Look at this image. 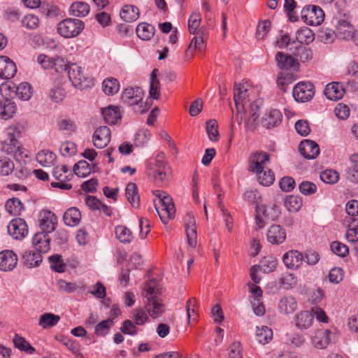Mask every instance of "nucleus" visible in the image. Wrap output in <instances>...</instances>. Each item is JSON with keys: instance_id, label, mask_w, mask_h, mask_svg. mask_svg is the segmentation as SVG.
Listing matches in <instances>:
<instances>
[{"instance_id": "45", "label": "nucleus", "mask_w": 358, "mask_h": 358, "mask_svg": "<svg viewBox=\"0 0 358 358\" xmlns=\"http://www.w3.org/2000/svg\"><path fill=\"white\" fill-rule=\"evenodd\" d=\"M102 88L106 95H113L120 90L119 81L113 78H107L102 83Z\"/></svg>"}, {"instance_id": "28", "label": "nucleus", "mask_w": 358, "mask_h": 358, "mask_svg": "<svg viewBox=\"0 0 358 358\" xmlns=\"http://www.w3.org/2000/svg\"><path fill=\"white\" fill-rule=\"evenodd\" d=\"M125 195L129 203L136 208L140 206V195L137 185L134 182L127 184L125 189Z\"/></svg>"}, {"instance_id": "3", "label": "nucleus", "mask_w": 358, "mask_h": 358, "mask_svg": "<svg viewBox=\"0 0 358 358\" xmlns=\"http://www.w3.org/2000/svg\"><path fill=\"white\" fill-rule=\"evenodd\" d=\"M155 194L159 198V204L161 206L159 209L155 203V208L162 222L166 224L175 216L176 210L173 199L166 192L159 190L156 191Z\"/></svg>"}, {"instance_id": "43", "label": "nucleus", "mask_w": 358, "mask_h": 358, "mask_svg": "<svg viewBox=\"0 0 358 358\" xmlns=\"http://www.w3.org/2000/svg\"><path fill=\"white\" fill-rule=\"evenodd\" d=\"M160 294L159 287L158 282L155 280H148L145 286L143 296L146 299H151L159 297Z\"/></svg>"}, {"instance_id": "19", "label": "nucleus", "mask_w": 358, "mask_h": 358, "mask_svg": "<svg viewBox=\"0 0 358 358\" xmlns=\"http://www.w3.org/2000/svg\"><path fill=\"white\" fill-rule=\"evenodd\" d=\"M17 255L12 250H3L0 252V270L12 271L17 265Z\"/></svg>"}, {"instance_id": "27", "label": "nucleus", "mask_w": 358, "mask_h": 358, "mask_svg": "<svg viewBox=\"0 0 358 358\" xmlns=\"http://www.w3.org/2000/svg\"><path fill=\"white\" fill-rule=\"evenodd\" d=\"M17 111L15 103L8 99H4L0 101V117L2 119L8 120L13 117Z\"/></svg>"}, {"instance_id": "50", "label": "nucleus", "mask_w": 358, "mask_h": 358, "mask_svg": "<svg viewBox=\"0 0 358 358\" xmlns=\"http://www.w3.org/2000/svg\"><path fill=\"white\" fill-rule=\"evenodd\" d=\"M14 345L22 351H24L28 354H33L35 348L32 347L23 337L16 334L13 339Z\"/></svg>"}, {"instance_id": "41", "label": "nucleus", "mask_w": 358, "mask_h": 358, "mask_svg": "<svg viewBox=\"0 0 358 358\" xmlns=\"http://www.w3.org/2000/svg\"><path fill=\"white\" fill-rule=\"evenodd\" d=\"M60 320V317L51 313L42 314L39 317L38 325L42 329H48L55 326Z\"/></svg>"}, {"instance_id": "53", "label": "nucleus", "mask_w": 358, "mask_h": 358, "mask_svg": "<svg viewBox=\"0 0 358 358\" xmlns=\"http://www.w3.org/2000/svg\"><path fill=\"white\" fill-rule=\"evenodd\" d=\"M49 96L53 101L59 103L64 99L66 96V91L62 85H60V83H58L57 85L50 90Z\"/></svg>"}, {"instance_id": "1", "label": "nucleus", "mask_w": 358, "mask_h": 358, "mask_svg": "<svg viewBox=\"0 0 358 358\" xmlns=\"http://www.w3.org/2000/svg\"><path fill=\"white\" fill-rule=\"evenodd\" d=\"M275 59L277 66L280 69L285 71H292V73H287L285 76L282 75L278 78V83L280 89L283 92H286L287 85L297 78L294 72L299 68V62L292 56L281 52H277Z\"/></svg>"}, {"instance_id": "49", "label": "nucleus", "mask_w": 358, "mask_h": 358, "mask_svg": "<svg viewBox=\"0 0 358 358\" xmlns=\"http://www.w3.org/2000/svg\"><path fill=\"white\" fill-rule=\"evenodd\" d=\"M92 172L90 165L85 160H80L73 166V173L78 177L85 178Z\"/></svg>"}, {"instance_id": "51", "label": "nucleus", "mask_w": 358, "mask_h": 358, "mask_svg": "<svg viewBox=\"0 0 358 358\" xmlns=\"http://www.w3.org/2000/svg\"><path fill=\"white\" fill-rule=\"evenodd\" d=\"M256 336L259 343L263 345L268 343L273 338V331L271 329L266 326H263L261 329H257Z\"/></svg>"}, {"instance_id": "59", "label": "nucleus", "mask_w": 358, "mask_h": 358, "mask_svg": "<svg viewBox=\"0 0 358 358\" xmlns=\"http://www.w3.org/2000/svg\"><path fill=\"white\" fill-rule=\"evenodd\" d=\"M113 325V319L109 318L108 320H103L95 327V333L97 336H104L108 333L110 328Z\"/></svg>"}, {"instance_id": "54", "label": "nucleus", "mask_w": 358, "mask_h": 358, "mask_svg": "<svg viewBox=\"0 0 358 358\" xmlns=\"http://www.w3.org/2000/svg\"><path fill=\"white\" fill-rule=\"evenodd\" d=\"M201 20V17L200 13L198 12H194L189 16L188 20V27L190 34H196L198 30L201 28L200 27Z\"/></svg>"}, {"instance_id": "18", "label": "nucleus", "mask_w": 358, "mask_h": 358, "mask_svg": "<svg viewBox=\"0 0 358 358\" xmlns=\"http://www.w3.org/2000/svg\"><path fill=\"white\" fill-rule=\"evenodd\" d=\"M17 72L15 64L8 57H0V78L3 79L12 78Z\"/></svg>"}, {"instance_id": "56", "label": "nucleus", "mask_w": 358, "mask_h": 358, "mask_svg": "<svg viewBox=\"0 0 358 358\" xmlns=\"http://www.w3.org/2000/svg\"><path fill=\"white\" fill-rule=\"evenodd\" d=\"M258 180L264 186H269L274 182L275 177L271 169L261 171V173H256Z\"/></svg>"}, {"instance_id": "52", "label": "nucleus", "mask_w": 358, "mask_h": 358, "mask_svg": "<svg viewBox=\"0 0 358 358\" xmlns=\"http://www.w3.org/2000/svg\"><path fill=\"white\" fill-rule=\"evenodd\" d=\"M53 177L57 180H69L72 173L66 165L57 166L52 171Z\"/></svg>"}, {"instance_id": "9", "label": "nucleus", "mask_w": 358, "mask_h": 358, "mask_svg": "<svg viewBox=\"0 0 358 358\" xmlns=\"http://www.w3.org/2000/svg\"><path fill=\"white\" fill-rule=\"evenodd\" d=\"M57 224L56 215L50 210H42L39 215L40 232L45 233L50 235L53 232Z\"/></svg>"}, {"instance_id": "25", "label": "nucleus", "mask_w": 358, "mask_h": 358, "mask_svg": "<svg viewBox=\"0 0 358 358\" xmlns=\"http://www.w3.org/2000/svg\"><path fill=\"white\" fill-rule=\"evenodd\" d=\"M324 94L331 101H337L343 98L345 90L339 83H331L326 85Z\"/></svg>"}, {"instance_id": "36", "label": "nucleus", "mask_w": 358, "mask_h": 358, "mask_svg": "<svg viewBox=\"0 0 358 358\" xmlns=\"http://www.w3.org/2000/svg\"><path fill=\"white\" fill-rule=\"evenodd\" d=\"M248 94L246 89L243 88L241 85H236L234 87V99L236 110L239 113L243 109V101L247 99Z\"/></svg>"}, {"instance_id": "15", "label": "nucleus", "mask_w": 358, "mask_h": 358, "mask_svg": "<svg viewBox=\"0 0 358 358\" xmlns=\"http://www.w3.org/2000/svg\"><path fill=\"white\" fill-rule=\"evenodd\" d=\"M205 29L201 28L198 30L196 36L192 39L187 50H186L185 55L187 57H192L194 55V51L198 50L203 51L206 48L205 38H204Z\"/></svg>"}, {"instance_id": "58", "label": "nucleus", "mask_w": 358, "mask_h": 358, "mask_svg": "<svg viewBox=\"0 0 358 358\" xmlns=\"http://www.w3.org/2000/svg\"><path fill=\"white\" fill-rule=\"evenodd\" d=\"M320 179L327 184H335L339 179V174L334 170H325L320 173Z\"/></svg>"}, {"instance_id": "40", "label": "nucleus", "mask_w": 358, "mask_h": 358, "mask_svg": "<svg viewBox=\"0 0 358 358\" xmlns=\"http://www.w3.org/2000/svg\"><path fill=\"white\" fill-rule=\"evenodd\" d=\"M169 166H163L162 168L155 169L152 171H147V174L150 177H152L155 181L165 182L169 179Z\"/></svg>"}, {"instance_id": "55", "label": "nucleus", "mask_w": 358, "mask_h": 358, "mask_svg": "<svg viewBox=\"0 0 358 358\" xmlns=\"http://www.w3.org/2000/svg\"><path fill=\"white\" fill-rule=\"evenodd\" d=\"M14 170V163L8 157H0V175L8 176Z\"/></svg>"}, {"instance_id": "13", "label": "nucleus", "mask_w": 358, "mask_h": 358, "mask_svg": "<svg viewBox=\"0 0 358 358\" xmlns=\"http://www.w3.org/2000/svg\"><path fill=\"white\" fill-rule=\"evenodd\" d=\"M303 261V255L298 250H289L282 256V262L285 266L290 269H297Z\"/></svg>"}, {"instance_id": "4", "label": "nucleus", "mask_w": 358, "mask_h": 358, "mask_svg": "<svg viewBox=\"0 0 358 358\" xmlns=\"http://www.w3.org/2000/svg\"><path fill=\"white\" fill-rule=\"evenodd\" d=\"M66 71L69 80L73 87L79 90H84L92 85V79L83 72L81 66L76 64H69Z\"/></svg>"}, {"instance_id": "23", "label": "nucleus", "mask_w": 358, "mask_h": 358, "mask_svg": "<svg viewBox=\"0 0 358 358\" xmlns=\"http://www.w3.org/2000/svg\"><path fill=\"white\" fill-rule=\"evenodd\" d=\"M185 231L188 244L191 248H195L196 245V221L194 217L190 214H187L185 217Z\"/></svg>"}, {"instance_id": "35", "label": "nucleus", "mask_w": 358, "mask_h": 358, "mask_svg": "<svg viewBox=\"0 0 358 358\" xmlns=\"http://www.w3.org/2000/svg\"><path fill=\"white\" fill-rule=\"evenodd\" d=\"M337 36L343 40H349L354 38L356 41L355 36H353V27L347 21L343 20L339 22L336 27Z\"/></svg>"}, {"instance_id": "64", "label": "nucleus", "mask_w": 358, "mask_h": 358, "mask_svg": "<svg viewBox=\"0 0 358 358\" xmlns=\"http://www.w3.org/2000/svg\"><path fill=\"white\" fill-rule=\"evenodd\" d=\"M59 152L64 157H71L76 153V145L71 141L62 143L59 147Z\"/></svg>"}, {"instance_id": "21", "label": "nucleus", "mask_w": 358, "mask_h": 358, "mask_svg": "<svg viewBox=\"0 0 358 358\" xmlns=\"http://www.w3.org/2000/svg\"><path fill=\"white\" fill-rule=\"evenodd\" d=\"M294 320L297 329L306 330L313 325L314 316L311 311L301 310L295 315Z\"/></svg>"}, {"instance_id": "14", "label": "nucleus", "mask_w": 358, "mask_h": 358, "mask_svg": "<svg viewBox=\"0 0 358 358\" xmlns=\"http://www.w3.org/2000/svg\"><path fill=\"white\" fill-rule=\"evenodd\" d=\"M50 235L43 232H37L32 238V245L39 253H46L50 250Z\"/></svg>"}, {"instance_id": "39", "label": "nucleus", "mask_w": 358, "mask_h": 358, "mask_svg": "<svg viewBox=\"0 0 358 358\" xmlns=\"http://www.w3.org/2000/svg\"><path fill=\"white\" fill-rule=\"evenodd\" d=\"M296 40L299 42V44L306 43L308 45L315 40V34L310 28L303 27L296 31Z\"/></svg>"}, {"instance_id": "57", "label": "nucleus", "mask_w": 358, "mask_h": 358, "mask_svg": "<svg viewBox=\"0 0 358 358\" xmlns=\"http://www.w3.org/2000/svg\"><path fill=\"white\" fill-rule=\"evenodd\" d=\"M164 153L159 152L157 155L156 158L154 161H149L146 164V172L148 171H152L155 169L162 168L163 166H168L166 162L164 161Z\"/></svg>"}, {"instance_id": "31", "label": "nucleus", "mask_w": 358, "mask_h": 358, "mask_svg": "<svg viewBox=\"0 0 358 358\" xmlns=\"http://www.w3.org/2000/svg\"><path fill=\"white\" fill-rule=\"evenodd\" d=\"M36 159L42 166L50 167L55 164L57 156L52 151L42 150L37 153Z\"/></svg>"}, {"instance_id": "6", "label": "nucleus", "mask_w": 358, "mask_h": 358, "mask_svg": "<svg viewBox=\"0 0 358 358\" xmlns=\"http://www.w3.org/2000/svg\"><path fill=\"white\" fill-rule=\"evenodd\" d=\"M303 21L310 26L321 24L324 20V13L318 6L308 5L301 12Z\"/></svg>"}, {"instance_id": "11", "label": "nucleus", "mask_w": 358, "mask_h": 358, "mask_svg": "<svg viewBox=\"0 0 358 358\" xmlns=\"http://www.w3.org/2000/svg\"><path fill=\"white\" fill-rule=\"evenodd\" d=\"M269 160V155L264 152H255L250 157L249 170L252 173H261L264 169V164Z\"/></svg>"}, {"instance_id": "2", "label": "nucleus", "mask_w": 358, "mask_h": 358, "mask_svg": "<svg viewBox=\"0 0 358 358\" xmlns=\"http://www.w3.org/2000/svg\"><path fill=\"white\" fill-rule=\"evenodd\" d=\"M124 104L132 108L133 110L139 114L147 112L150 105L143 101V92L138 87H130L124 89L121 95Z\"/></svg>"}, {"instance_id": "48", "label": "nucleus", "mask_w": 358, "mask_h": 358, "mask_svg": "<svg viewBox=\"0 0 358 358\" xmlns=\"http://www.w3.org/2000/svg\"><path fill=\"white\" fill-rule=\"evenodd\" d=\"M116 237L123 243H129L133 239V235L129 229L124 226L119 225L115 227Z\"/></svg>"}, {"instance_id": "46", "label": "nucleus", "mask_w": 358, "mask_h": 358, "mask_svg": "<svg viewBox=\"0 0 358 358\" xmlns=\"http://www.w3.org/2000/svg\"><path fill=\"white\" fill-rule=\"evenodd\" d=\"M303 201L301 197L294 195H289L286 197L285 206L289 212L296 213L302 207Z\"/></svg>"}, {"instance_id": "61", "label": "nucleus", "mask_w": 358, "mask_h": 358, "mask_svg": "<svg viewBox=\"0 0 358 358\" xmlns=\"http://www.w3.org/2000/svg\"><path fill=\"white\" fill-rule=\"evenodd\" d=\"M206 132L210 141H217L218 140L219 133L217 131V124L215 120H209L206 122Z\"/></svg>"}, {"instance_id": "26", "label": "nucleus", "mask_w": 358, "mask_h": 358, "mask_svg": "<svg viewBox=\"0 0 358 358\" xmlns=\"http://www.w3.org/2000/svg\"><path fill=\"white\" fill-rule=\"evenodd\" d=\"M297 308V302L292 296H285L278 302V309L280 313L288 315L294 312Z\"/></svg>"}, {"instance_id": "7", "label": "nucleus", "mask_w": 358, "mask_h": 358, "mask_svg": "<svg viewBox=\"0 0 358 358\" xmlns=\"http://www.w3.org/2000/svg\"><path fill=\"white\" fill-rule=\"evenodd\" d=\"M292 93L296 101L306 102L312 99L314 96V86L308 82H301L295 85Z\"/></svg>"}, {"instance_id": "63", "label": "nucleus", "mask_w": 358, "mask_h": 358, "mask_svg": "<svg viewBox=\"0 0 358 358\" xmlns=\"http://www.w3.org/2000/svg\"><path fill=\"white\" fill-rule=\"evenodd\" d=\"M50 263V267L55 271L58 273H62L64 271L65 265L62 259V256L59 255H54L49 257Z\"/></svg>"}, {"instance_id": "12", "label": "nucleus", "mask_w": 358, "mask_h": 358, "mask_svg": "<svg viewBox=\"0 0 358 358\" xmlns=\"http://www.w3.org/2000/svg\"><path fill=\"white\" fill-rule=\"evenodd\" d=\"M300 154L306 159H313L320 154V148L315 141L305 139L303 140L299 146Z\"/></svg>"}, {"instance_id": "17", "label": "nucleus", "mask_w": 358, "mask_h": 358, "mask_svg": "<svg viewBox=\"0 0 358 358\" xmlns=\"http://www.w3.org/2000/svg\"><path fill=\"white\" fill-rule=\"evenodd\" d=\"M266 238L270 243L280 245L286 239L285 230L280 225L273 224L267 231Z\"/></svg>"}, {"instance_id": "37", "label": "nucleus", "mask_w": 358, "mask_h": 358, "mask_svg": "<svg viewBox=\"0 0 358 358\" xmlns=\"http://www.w3.org/2000/svg\"><path fill=\"white\" fill-rule=\"evenodd\" d=\"M63 218L66 225L73 227L80 222L81 213L78 208H70L64 213Z\"/></svg>"}, {"instance_id": "42", "label": "nucleus", "mask_w": 358, "mask_h": 358, "mask_svg": "<svg viewBox=\"0 0 358 358\" xmlns=\"http://www.w3.org/2000/svg\"><path fill=\"white\" fill-rule=\"evenodd\" d=\"M278 284L280 288L291 289L296 286L297 278L292 273H285L278 279Z\"/></svg>"}, {"instance_id": "34", "label": "nucleus", "mask_w": 358, "mask_h": 358, "mask_svg": "<svg viewBox=\"0 0 358 358\" xmlns=\"http://www.w3.org/2000/svg\"><path fill=\"white\" fill-rule=\"evenodd\" d=\"M136 32L138 38L141 40L149 41L154 36L155 28L150 24L141 22L138 24Z\"/></svg>"}, {"instance_id": "5", "label": "nucleus", "mask_w": 358, "mask_h": 358, "mask_svg": "<svg viewBox=\"0 0 358 358\" xmlns=\"http://www.w3.org/2000/svg\"><path fill=\"white\" fill-rule=\"evenodd\" d=\"M85 28L84 22L76 18H66L57 24V32L64 38H73L79 35Z\"/></svg>"}, {"instance_id": "20", "label": "nucleus", "mask_w": 358, "mask_h": 358, "mask_svg": "<svg viewBox=\"0 0 358 358\" xmlns=\"http://www.w3.org/2000/svg\"><path fill=\"white\" fill-rule=\"evenodd\" d=\"M6 89L12 90L13 92L16 93L19 99L23 101L29 100L31 96V87L27 83H22L17 87L10 86L8 84H3L0 87V91Z\"/></svg>"}, {"instance_id": "33", "label": "nucleus", "mask_w": 358, "mask_h": 358, "mask_svg": "<svg viewBox=\"0 0 358 358\" xmlns=\"http://www.w3.org/2000/svg\"><path fill=\"white\" fill-rule=\"evenodd\" d=\"M23 262L29 268L36 267L41 264L43 257L41 253L37 251L28 250L22 255Z\"/></svg>"}, {"instance_id": "62", "label": "nucleus", "mask_w": 358, "mask_h": 358, "mask_svg": "<svg viewBox=\"0 0 358 358\" xmlns=\"http://www.w3.org/2000/svg\"><path fill=\"white\" fill-rule=\"evenodd\" d=\"M40 23L38 16L33 14L25 15L22 20V24L29 29H35L38 27Z\"/></svg>"}, {"instance_id": "29", "label": "nucleus", "mask_w": 358, "mask_h": 358, "mask_svg": "<svg viewBox=\"0 0 358 358\" xmlns=\"http://www.w3.org/2000/svg\"><path fill=\"white\" fill-rule=\"evenodd\" d=\"M292 54L299 60L302 62H308L313 58V52L310 48H307L301 44H298L294 47L290 48Z\"/></svg>"}, {"instance_id": "8", "label": "nucleus", "mask_w": 358, "mask_h": 358, "mask_svg": "<svg viewBox=\"0 0 358 358\" xmlns=\"http://www.w3.org/2000/svg\"><path fill=\"white\" fill-rule=\"evenodd\" d=\"M8 234L15 240H22L28 234L26 221L20 217L13 219L7 227Z\"/></svg>"}, {"instance_id": "24", "label": "nucleus", "mask_w": 358, "mask_h": 358, "mask_svg": "<svg viewBox=\"0 0 358 358\" xmlns=\"http://www.w3.org/2000/svg\"><path fill=\"white\" fill-rule=\"evenodd\" d=\"M145 309L152 318H157L164 313L165 308L161 299L157 297L147 300Z\"/></svg>"}, {"instance_id": "22", "label": "nucleus", "mask_w": 358, "mask_h": 358, "mask_svg": "<svg viewBox=\"0 0 358 358\" xmlns=\"http://www.w3.org/2000/svg\"><path fill=\"white\" fill-rule=\"evenodd\" d=\"M282 113L276 109H271L262 117V125L266 129L278 126L282 122Z\"/></svg>"}, {"instance_id": "44", "label": "nucleus", "mask_w": 358, "mask_h": 358, "mask_svg": "<svg viewBox=\"0 0 358 358\" xmlns=\"http://www.w3.org/2000/svg\"><path fill=\"white\" fill-rule=\"evenodd\" d=\"M158 69H155L150 74L149 94L151 98L158 99L159 98V81L157 79Z\"/></svg>"}, {"instance_id": "38", "label": "nucleus", "mask_w": 358, "mask_h": 358, "mask_svg": "<svg viewBox=\"0 0 358 358\" xmlns=\"http://www.w3.org/2000/svg\"><path fill=\"white\" fill-rule=\"evenodd\" d=\"M6 210L11 215H19L24 209V206L17 198L8 199L5 203Z\"/></svg>"}, {"instance_id": "32", "label": "nucleus", "mask_w": 358, "mask_h": 358, "mask_svg": "<svg viewBox=\"0 0 358 358\" xmlns=\"http://www.w3.org/2000/svg\"><path fill=\"white\" fill-rule=\"evenodd\" d=\"M120 17L127 22H132L139 17V10L132 5H125L120 12Z\"/></svg>"}, {"instance_id": "16", "label": "nucleus", "mask_w": 358, "mask_h": 358, "mask_svg": "<svg viewBox=\"0 0 358 358\" xmlns=\"http://www.w3.org/2000/svg\"><path fill=\"white\" fill-rule=\"evenodd\" d=\"M331 331L329 329H317L313 332L310 336L312 344L317 349H324L329 343V335Z\"/></svg>"}, {"instance_id": "30", "label": "nucleus", "mask_w": 358, "mask_h": 358, "mask_svg": "<svg viewBox=\"0 0 358 358\" xmlns=\"http://www.w3.org/2000/svg\"><path fill=\"white\" fill-rule=\"evenodd\" d=\"M102 115L106 122L111 124H116L122 117L119 108L115 106H109L102 109Z\"/></svg>"}, {"instance_id": "47", "label": "nucleus", "mask_w": 358, "mask_h": 358, "mask_svg": "<svg viewBox=\"0 0 358 358\" xmlns=\"http://www.w3.org/2000/svg\"><path fill=\"white\" fill-rule=\"evenodd\" d=\"M70 12L74 16L85 17L90 12V6L84 2H74L71 6Z\"/></svg>"}, {"instance_id": "10", "label": "nucleus", "mask_w": 358, "mask_h": 358, "mask_svg": "<svg viewBox=\"0 0 358 358\" xmlns=\"http://www.w3.org/2000/svg\"><path fill=\"white\" fill-rule=\"evenodd\" d=\"M111 132L106 126L97 128L94 132L92 141L94 145L99 149L105 148L110 141Z\"/></svg>"}, {"instance_id": "60", "label": "nucleus", "mask_w": 358, "mask_h": 358, "mask_svg": "<svg viewBox=\"0 0 358 358\" xmlns=\"http://www.w3.org/2000/svg\"><path fill=\"white\" fill-rule=\"evenodd\" d=\"M284 1V8L289 17V20L292 22L298 21L299 17L294 11V8L296 7V3L294 1V0Z\"/></svg>"}]
</instances>
